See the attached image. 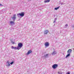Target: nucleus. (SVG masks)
I'll return each mask as SVG.
<instances>
[{
  "instance_id": "nucleus-7",
  "label": "nucleus",
  "mask_w": 74,
  "mask_h": 74,
  "mask_svg": "<svg viewBox=\"0 0 74 74\" xmlns=\"http://www.w3.org/2000/svg\"><path fill=\"white\" fill-rule=\"evenodd\" d=\"M6 66L7 67H9L10 66V62H9V61H7V62Z\"/></svg>"
},
{
  "instance_id": "nucleus-4",
  "label": "nucleus",
  "mask_w": 74,
  "mask_h": 74,
  "mask_svg": "<svg viewBox=\"0 0 74 74\" xmlns=\"http://www.w3.org/2000/svg\"><path fill=\"white\" fill-rule=\"evenodd\" d=\"M45 48H47L49 46V44L48 42H46L45 44Z\"/></svg>"
},
{
  "instance_id": "nucleus-24",
  "label": "nucleus",
  "mask_w": 74,
  "mask_h": 74,
  "mask_svg": "<svg viewBox=\"0 0 74 74\" xmlns=\"http://www.w3.org/2000/svg\"><path fill=\"white\" fill-rule=\"evenodd\" d=\"M1 5H2L1 4H0V6H1Z\"/></svg>"
},
{
  "instance_id": "nucleus-22",
  "label": "nucleus",
  "mask_w": 74,
  "mask_h": 74,
  "mask_svg": "<svg viewBox=\"0 0 74 74\" xmlns=\"http://www.w3.org/2000/svg\"><path fill=\"white\" fill-rule=\"evenodd\" d=\"M66 74H70V72H67L66 73Z\"/></svg>"
},
{
  "instance_id": "nucleus-1",
  "label": "nucleus",
  "mask_w": 74,
  "mask_h": 74,
  "mask_svg": "<svg viewBox=\"0 0 74 74\" xmlns=\"http://www.w3.org/2000/svg\"><path fill=\"white\" fill-rule=\"evenodd\" d=\"M22 46H23V45L22 43H18V46L17 47L18 50H19L20 49H21L22 47Z\"/></svg>"
},
{
  "instance_id": "nucleus-21",
  "label": "nucleus",
  "mask_w": 74,
  "mask_h": 74,
  "mask_svg": "<svg viewBox=\"0 0 74 74\" xmlns=\"http://www.w3.org/2000/svg\"><path fill=\"white\" fill-rule=\"evenodd\" d=\"M13 63H14V62H12L10 63V64H13Z\"/></svg>"
},
{
  "instance_id": "nucleus-12",
  "label": "nucleus",
  "mask_w": 74,
  "mask_h": 74,
  "mask_svg": "<svg viewBox=\"0 0 74 74\" xmlns=\"http://www.w3.org/2000/svg\"><path fill=\"white\" fill-rule=\"evenodd\" d=\"M10 24H11L12 25H14L15 24V23H14V22L11 21L10 22Z\"/></svg>"
},
{
  "instance_id": "nucleus-10",
  "label": "nucleus",
  "mask_w": 74,
  "mask_h": 74,
  "mask_svg": "<svg viewBox=\"0 0 74 74\" xmlns=\"http://www.w3.org/2000/svg\"><path fill=\"white\" fill-rule=\"evenodd\" d=\"M32 51L29 50V51H28V53L27 54V55H28L30 54V53H32Z\"/></svg>"
},
{
  "instance_id": "nucleus-9",
  "label": "nucleus",
  "mask_w": 74,
  "mask_h": 74,
  "mask_svg": "<svg viewBox=\"0 0 74 74\" xmlns=\"http://www.w3.org/2000/svg\"><path fill=\"white\" fill-rule=\"evenodd\" d=\"M48 33V31L47 30H45L44 31V34H47Z\"/></svg>"
},
{
  "instance_id": "nucleus-16",
  "label": "nucleus",
  "mask_w": 74,
  "mask_h": 74,
  "mask_svg": "<svg viewBox=\"0 0 74 74\" xmlns=\"http://www.w3.org/2000/svg\"><path fill=\"white\" fill-rule=\"evenodd\" d=\"M56 19H57V18H56L54 19V21L53 22V23H55L56 22Z\"/></svg>"
},
{
  "instance_id": "nucleus-23",
  "label": "nucleus",
  "mask_w": 74,
  "mask_h": 74,
  "mask_svg": "<svg viewBox=\"0 0 74 74\" xmlns=\"http://www.w3.org/2000/svg\"><path fill=\"white\" fill-rule=\"evenodd\" d=\"M72 27H74V25H73L72 26Z\"/></svg>"
},
{
  "instance_id": "nucleus-18",
  "label": "nucleus",
  "mask_w": 74,
  "mask_h": 74,
  "mask_svg": "<svg viewBox=\"0 0 74 74\" xmlns=\"http://www.w3.org/2000/svg\"><path fill=\"white\" fill-rule=\"evenodd\" d=\"M68 26V24H66L65 26V27L66 28Z\"/></svg>"
},
{
  "instance_id": "nucleus-6",
  "label": "nucleus",
  "mask_w": 74,
  "mask_h": 74,
  "mask_svg": "<svg viewBox=\"0 0 74 74\" xmlns=\"http://www.w3.org/2000/svg\"><path fill=\"white\" fill-rule=\"evenodd\" d=\"M57 67H58V64H54L53 65L52 67L53 69H55Z\"/></svg>"
},
{
  "instance_id": "nucleus-17",
  "label": "nucleus",
  "mask_w": 74,
  "mask_h": 74,
  "mask_svg": "<svg viewBox=\"0 0 74 74\" xmlns=\"http://www.w3.org/2000/svg\"><path fill=\"white\" fill-rule=\"evenodd\" d=\"M11 43H12V44H15V42H14L12 40L11 41Z\"/></svg>"
},
{
  "instance_id": "nucleus-5",
  "label": "nucleus",
  "mask_w": 74,
  "mask_h": 74,
  "mask_svg": "<svg viewBox=\"0 0 74 74\" xmlns=\"http://www.w3.org/2000/svg\"><path fill=\"white\" fill-rule=\"evenodd\" d=\"M16 18V14H14L13 15V17H12V18L13 19V21H15V19Z\"/></svg>"
},
{
  "instance_id": "nucleus-3",
  "label": "nucleus",
  "mask_w": 74,
  "mask_h": 74,
  "mask_svg": "<svg viewBox=\"0 0 74 74\" xmlns=\"http://www.w3.org/2000/svg\"><path fill=\"white\" fill-rule=\"evenodd\" d=\"M25 15V14H24V13L23 12H22L21 13H19L18 14H17V16L18 17H19V16H23L24 15Z\"/></svg>"
},
{
  "instance_id": "nucleus-19",
  "label": "nucleus",
  "mask_w": 74,
  "mask_h": 74,
  "mask_svg": "<svg viewBox=\"0 0 74 74\" xmlns=\"http://www.w3.org/2000/svg\"><path fill=\"white\" fill-rule=\"evenodd\" d=\"M62 73H61V71L58 72V74H62Z\"/></svg>"
},
{
  "instance_id": "nucleus-2",
  "label": "nucleus",
  "mask_w": 74,
  "mask_h": 74,
  "mask_svg": "<svg viewBox=\"0 0 74 74\" xmlns=\"http://www.w3.org/2000/svg\"><path fill=\"white\" fill-rule=\"evenodd\" d=\"M71 51H72V50L71 49H69L68 51L67 52H68V54L67 55H66V58H68L69 56H70V54L71 53Z\"/></svg>"
},
{
  "instance_id": "nucleus-8",
  "label": "nucleus",
  "mask_w": 74,
  "mask_h": 74,
  "mask_svg": "<svg viewBox=\"0 0 74 74\" xmlns=\"http://www.w3.org/2000/svg\"><path fill=\"white\" fill-rule=\"evenodd\" d=\"M11 49H18V48L16 47H14L13 46H12L11 47Z\"/></svg>"
},
{
  "instance_id": "nucleus-14",
  "label": "nucleus",
  "mask_w": 74,
  "mask_h": 74,
  "mask_svg": "<svg viewBox=\"0 0 74 74\" xmlns=\"http://www.w3.org/2000/svg\"><path fill=\"white\" fill-rule=\"evenodd\" d=\"M59 8H60V6H59V7H56L54 9L56 10H58V9H59Z\"/></svg>"
},
{
  "instance_id": "nucleus-13",
  "label": "nucleus",
  "mask_w": 74,
  "mask_h": 74,
  "mask_svg": "<svg viewBox=\"0 0 74 74\" xmlns=\"http://www.w3.org/2000/svg\"><path fill=\"white\" fill-rule=\"evenodd\" d=\"M49 56V54H47L46 55H44V57L45 58H48Z\"/></svg>"
},
{
  "instance_id": "nucleus-20",
  "label": "nucleus",
  "mask_w": 74,
  "mask_h": 74,
  "mask_svg": "<svg viewBox=\"0 0 74 74\" xmlns=\"http://www.w3.org/2000/svg\"><path fill=\"white\" fill-rule=\"evenodd\" d=\"M61 5H64V3H61Z\"/></svg>"
},
{
  "instance_id": "nucleus-15",
  "label": "nucleus",
  "mask_w": 74,
  "mask_h": 74,
  "mask_svg": "<svg viewBox=\"0 0 74 74\" xmlns=\"http://www.w3.org/2000/svg\"><path fill=\"white\" fill-rule=\"evenodd\" d=\"M56 53H57V52H56L55 51L53 52L52 53V55H55V54H56Z\"/></svg>"
},
{
  "instance_id": "nucleus-11",
  "label": "nucleus",
  "mask_w": 74,
  "mask_h": 74,
  "mask_svg": "<svg viewBox=\"0 0 74 74\" xmlns=\"http://www.w3.org/2000/svg\"><path fill=\"white\" fill-rule=\"evenodd\" d=\"M50 2V0H45L44 1V3H49V2Z\"/></svg>"
}]
</instances>
